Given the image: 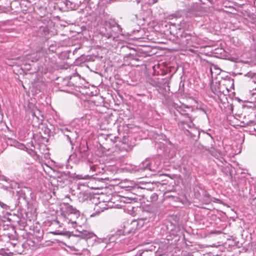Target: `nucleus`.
Here are the masks:
<instances>
[{
	"mask_svg": "<svg viewBox=\"0 0 256 256\" xmlns=\"http://www.w3.org/2000/svg\"><path fill=\"white\" fill-rule=\"evenodd\" d=\"M90 238L91 237L92 235V234H89Z\"/></svg>",
	"mask_w": 256,
	"mask_h": 256,
	"instance_id": "nucleus-11",
	"label": "nucleus"
},
{
	"mask_svg": "<svg viewBox=\"0 0 256 256\" xmlns=\"http://www.w3.org/2000/svg\"><path fill=\"white\" fill-rule=\"evenodd\" d=\"M22 68L25 70H30L31 68V65L30 64H24L22 65Z\"/></svg>",
	"mask_w": 256,
	"mask_h": 256,
	"instance_id": "nucleus-4",
	"label": "nucleus"
},
{
	"mask_svg": "<svg viewBox=\"0 0 256 256\" xmlns=\"http://www.w3.org/2000/svg\"><path fill=\"white\" fill-rule=\"evenodd\" d=\"M12 145L14 146V147L18 149L26 151L28 154L31 155V154L32 152V150L30 148H28L24 144H21L16 140H13L12 141Z\"/></svg>",
	"mask_w": 256,
	"mask_h": 256,
	"instance_id": "nucleus-2",
	"label": "nucleus"
},
{
	"mask_svg": "<svg viewBox=\"0 0 256 256\" xmlns=\"http://www.w3.org/2000/svg\"><path fill=\"white\" fill-rule=\"evenodd\" d=\"M32 104L30 102H28V106H28V112H32V109H31V108H32Z\"/></svg>",
	"mask_w": 256,
	"mask_h": 256,
	"instance_id": "nucleus-5",
	"label": "nucleus"
},
{
	"mask_svg": "<svg viewBox=\"0 0 256 256\" xmlns=\"http://www.w3.org/2000/svg\"><path fill=\"white\" fill-rule=\"evenodd\" d=\"M0 206L3 208L6 209V208H7L6 204H4L2 202H0Z\"/></svg>",
	"mask_w": 256,
	"mask_h": 256,
	"instance_id": "nucleus-6",
	"label": "nucleus"
},
{
	"mask_svg": "<svg viewBox=\"0 0 256 256\" xmlns=\"http://www.w3.org/2000/svg\"><path fill=\"white\" fill-rule=\"evenodd\" d=\"M30 164H26V165L24 166V168L30 170Z\"/></svg>",
	"mask_w": 256,
	"mask_h": 256,
	"instance_id": "nucleus-8",
	"label": "nucleus"
},
{
	"mask_svg": "<svg viewBox=\"0 0 256 256\" xmlns=\"http://www.w3.org/2000/svg\"><path fill=\"white\" fill-rule=\"evenodd\" d=\"M150 250H151V251H154V250H155V249H154V248H151L150 249Z\"/></svg>",
	"mask_w": 256,
	"mask_h": 256,
	"instance_id": "nucleus-10",
	"label": "nucleus"
},
{
	"mask_svg": "<svg viewBox=\"0 0 256 256\" xmlns=\"http://www.w3.org/2000/svg\"><path fill=\"white\" fill-rule=\"evenodd\" d=\"M32 241L30 240H28L26 241L23 244L22 246L26 249H31L30 243Z\"/></svg>",
	"mask_w": 256,
	"mask_h": 256,
	"instance_id": "nucleus-3",
	"label": "nucleus"
},
{
	"mask_svg": "<svg viewBox=\"0 0 256 256\" xmlns=\"http://www.w3.org/2000/svg\"><path fill=\"white\" fill-rule=\"evenodd\" d=\"M59 234H65V235H66V236H70V232H66V233H62H62H60Z\"/></svg>",
	"mask_w": 256,
	"mask_h": 256,
	"instance_id": "nucleus-9",
	"label": "nucleus"
},
{
	"mask_svg": "<svg viewBox=\"0 0 256 256\" xmlns=\"http://www.w3.org/2000/svg\"><path fill=\"white\" fill-rule=\"evenodd\" d=\"M38 232L39 234V236H36L40 238L42 236V233L41 232L40 230H38Z\"/></svg>",
	"mask_w": 256,
	"mask_h": 256,
	"instance_id": "nucleus-7",
	"label": "nucleus"
},
{
	"mask_svg": "<svg viewBox=\"0 0 256 256\" xmlns=\"http://www.w3.org/2000/svg\"><path fill=\"white\" fill-rule=\"evenodd\" d=\"M64 216H62V218L64 219V221L66 223H71L72 224H76L81 226L82 224L80 221V212L76 209L74 208L72 206L64 204V206L61 208Z\"/></svg>",
	"mask_w": 256,
	"mask_h": 256,
	"instance_id": "nucleus-1",
	"label": "nucleus"
}]
</instances>
